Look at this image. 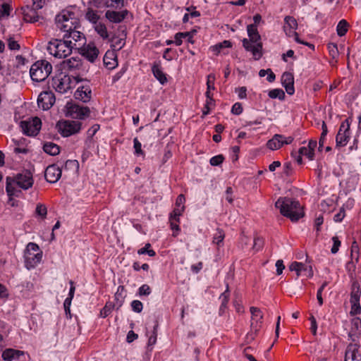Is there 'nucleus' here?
<instances>
[{
  "label": "nucleus",
  "instance_id": "nucleus-1",
  "mask_svg": "<svg viewBox=\"0 0 361 361\" xmlns=\"http://www.w3.org/2000/svg\"><path fill=\"white\" fill-rule=\"evenodd\" d=\"M33 183L32 174L29 171H24L14 177H7L6 190L9 200H12L13 196L18 197L20 192L16 186L23 190H27L33 185Z\"/></svg>",
  "mask_w": 361,
  "mask_h": 361
},
{
  "label": "nucleus",
  "instance_id": "nucleus-2",
  "mask_svg": "<svg viewBox=\"0 0 361 361\" xmlns=\"http://www.w3.org/2000/svg\"><path fill=\"white\" fill-rule=\"evenodd\" d=\"M280 213L292 221H297L304 216L302 207L299 201L290 197H280L275 203Z\"/></svg>",
  "mask_w": 361,
  "mask_h": 361
},
{
  "label": "nucleus",
  "instance_id": "nucleus-3",
  "mask_svg": "<svg viewBox=\"0 0 361 361\" xmlns=\"http://www.w3.org/2000/svg\"><path fill=\"white\" fill-rule=\"evenodd\" d=\"M247 32L249 39L244 38L242 40L243 46L246 51H250L255 60L259 59L262 56V44L261 37L258 32L256 25H248Z\"/></svg>",
  "mask_w": 361,
  "mask_h": 361
},
{
  "label": "nucleus",
  "instance_id": "nucleus-4",
  "mask_svg": "<svg viewBox=\"0 0 361 361\" xmlns=\"http://www.w3.org/2000/svg\"><path fill=\"white\" fill-rule=\"evenodd\" d=\"M56 27L61 32L65 33L73 31L75 28H80V23L75 12L69 8L62 10L55 17Z\"/></svg>",
  "mask_w": 361,
  "mask_h": 361
},
{
  "label": "nucleus",
  "instance_id": "nucleus-5",
  "mask_svg": "<svg viewBox=\"0 0 361 361\" xmlns=\"http://www.w3.org/2000/svg\"><path fill=\"white\" fill-rule=\"evenodd\" d=\"M71 40L62 39H51L47 45L48 52L58 59H65L70 56L73 51V47L71 45Z\"/></svg>",
  "mask_w": 361,
  "mask_h": 361
},
{
  "label": "nucleus",
  "instance_id": "nucleus-6",
  "mask_svg": "<svg viewBox=\"0 0 361 361\" xmlns=\"http://www.w3.org/2000/svg\"><path fill=\"white\" fill-rule=\"evenodd\" d=\"M42 259V251L35 243H29L24 252L25 267L27 269H34L40 263Z\"/></svg>",
  "mask_w": 361,
  "mask_h": 361
},
{
  "label": "nucleus",
  "instance_id": "nucleus-7",
  "mask_svg": "<svg viewBox=\"0 0 361 361\" xmlns=\"http://www.w3.org/2000/svg\"><path fill=\"white\" fill-rule=\"evenodd\" d=\"M51 71L52 66L49 61L39 60L32 65L30 75L33 81L42 82L48 78Z\"/></svg>",
  "mask_w": 361,
  "mask_h": 361
},
{
  "label": "nucleus",
  "instance_id": "nucleus-8",
  "mask_svg": "<svg viewBox=\"0 0 361 361\" xmlns=\"http://www.w3.org/2000/svg\"><path fill=\"white\" fill-rule=\"evenodd\" d=\"M297 28L298 22L296 19L293 16H286L284 18L283 30L286 32V35L288 37H294L295 40L299 44H305L306 46H308L309 47L314 48L313 44L309 42H304L299 38L298 34L295 32Z\"/></svg>",
  "mask_w": 361,
  "mask_h": 361
},
{
  "label": "nucleus",
  "instance_id": "nucleus-9",
  "mask_svg": "<svg viewBox=\"0 0 361 361\" xmlns=\"http://www.w3.org/2000/svg\"><path fill=\"white\" fill-rule=\"evenodd\" d=\"M57 128L63 137H69L80 130L81 123L75 121H59L57 123Z\"/></svg>",
  "mask_w": 361,
  "mask_h": 361
},
{
  "label": "nucleus",
  "instance_id": "nucleus-10",
  "mask_svg": "<svg viewBox=\"0 0 361 361\" xmlns=\"http://www.w3.org/2000/svg\"><path fill=\"white\" fill-rule=\"evenodd\" d=\"M66 116L75 119H84L87 117L90 113L87 106H80L78 104L68 102L66 105Z\"/></svg>",
  "mask_w": 361,
  "mask_h": 361
},
{
  "label": "nucleus",
  "instance_id": "nucleus-11",
  "mask_svg": "<svg viewBox=\"0 0 361 361\" xmlns=\"http://www.w3.org/2000/svg\"><path fill=\"white\" fill-rule=\"evenodd\" d=\"M41 120L37 117L20 122V127L23 133L28 136L37 135L41 129Z\"/></svg>",
  "mask_w": 361,
  "mask_h": 361
},
{
  "label": "nucleus",
  "instance_id": "nucleus-12",
  "mask_svg": "<svg viewBox=\"0 0 361 361\" xmlns=\"http://www.w3.org/2000/svg\"><path fill=\"white\" fill-rule=\"evenodd\" d=\"M80 28H75L73 31H68L63 33V38L67 40H71L73 49H79L80 47L85 44V37L84 34L79 30Z\"/></svg>",
  "mask_w": 361,
  "mask_h": 361
},
{
  "label": "nucleus",
  "instance_id": "nucleus-13",
  "mask_svg": "<svg viewBox=\"0 0 361 361\" xmlns=\"http://www.w3.org/2000/svg\"><path fill=\"white\" fill-rule=\"evenodd\" d=\"M350 136V123L348 119L341 123L336 137V147H341L347 145Z\"/></svg>",
  "mask_w": 361,
  "mask_h": 361
},
{
  "label": "nucleus",
  "instance_id": "nucleus-14",
  "mask_svg": "<svg viewBox=\"0 0 361 361\" xmlns=\"http://www.w3.org/2000/svg\"><path fill=\"white\" fill-rule=\"evenodd\" d=\"M52 87L59 93H65L71 88L68 75L60 74L52 79Z\"/></svg>",
  "mask_w": 361,
  "mask_h": 361
},
{
  "label": "nucleus",
  "instance_id": "nucleus-15",
  "mask_svg": "<svg viewBox=\"0 0 361 361\" xmlns=\"http://www.w3.org/2000/svg\"><path fill=\"white\" fill-rule=\"evenodd\" d=\"M55 100V95L51 91H44L38 96L37 104L43 110H48L54 105Z\"/></svg>",
  "mask_w": 361,
  "mask_h": 361
},
{
  "label": "nucleus",
  "instance_id": "nucleus-16",
  "mask_svg": "<svg viewBox=\"0 0 361 361\" xmlns=\"http://www.w3.org/2000/svg\"><path fill=\"white\" fill-rule=\"evenodd\" d=\"M293 141V137L291 136L285 137L282 135L276 134L267 142V146L271 150H276L281 148L283 145L292 143Z\"/></svg>",
  "mask_w": 361,
  "mask_h": 361
},
{
  "label": "nucleus",
  "instance_id": "nucleus-17",
  "mask_svg": "<svg viewBox=\"0 0 361 361\" xmlns=\"http://www.w3.org/2000/svg\"><path fill=\"white\" fill-rule=\"evenodd\" d=\"M61 176V169L56 164L49 165L47 167L44 173L45 179L51 183H56Z\"/></svg>",
  "mask_w": 361,
  "mask_h": 361
},
{
  "label": "nucleus",
  "instance_id": "nucleus-18",
  "mask_svg": "<svg viewBox=\"0 0 361 361\" xmlns=\"http://www.w3.org/2000/svg\"><path fill=\"white\" fill-rule=\"evenodd\" d=\"M344 361H361V353L358 344L350 343L348 345Z\"/></svg>",
  "mask_w": 361,
  "mask_h": 361
},
{
  "label": "nucleus",
  "instance_id": "nucleus-19",
  "mask_svg": "<svg viewBox=\"0 0 361 361\" xmlns=\"http://www.w3.org/2000/svg\"><path fill=\"white\" fill-rule=\"evenodd\" d=\"M82 46V47H80L82 55L89 61L94 62L99 55V49L92 42Z\"/></svg>",
  "mask_w": 361,
  "mask_h": 361
},
{
  "label": "nucleus",
  "instance_id": "nucleus-20",
  "mask_svg": "<svg viewBox=\"0 0 361 361\" xmlns=\"http://www.w3.org/2000/svg\"><path fill=\"white\" fill-rule=\"evenodd\" d=\"M61 66L63 70L73 72L80 69L82 66V62L80 57L73 56L68 59L63 61Z\"/></svg>",
  "mask_w": 361,
  "mask_h": 361
},
{
  "label": "nucleus",
  "instance_id": "nucleus-21",
  "mask_svg": "<svg viewBox=\"0 0 361 361\" xmlns=\"http://www.w3.org/2000/svg\"><path fill=\"white\" fill-rule=\"evenodd\" d=\"M290 271H294L297 274V277L301 275L302 272H305L307 277L313 276V270L311 265H307L302 262H293L289 266Z\"/></svg>",
  "mask_w": 361,
  "mask_h": 361
},
{
  "label": "nucleus",
  "instance_id": "nucleus-22",
  "mask_svg": "<svg viewBox=\"0 0 361 361\" xmlns=\"http://www.w3.org/2000/svg\"><path fill=\"white\" fill-rule=\"evenodd\" d=\"M126 32L125 30H118L111 39V47L114 50H121L126 44Z\"/></svg>",
  "mask_w": 361,
  "mask_h": 361
},
{
  "label": "nucleus",
  "instance_id": "nucleus-23",
  "mask_svg": "<svg viewBox=\"0 0 361 361\" xmlns=\"http://www.w3.org/2000/svg\"><path fill=\"white\" fill-rule=\"evenodd\" d=\"M250 312L252 314L251 318V328L255 331H257L260 328L263 319V314L262 311L255 307H250Z\"/></svg>",
  "mask_w": 361,
  "mask_h": 361
},
{
  "label": "nucleus",
  "instance_id": "nucleus-24",
  "mask_svg": "<svg viewBox=\"0 0 361 361\" xmlns=\"http://www.w3.org/2000/svg\"><path fill=\"white\" fill-rule=\"evenodd\" d=\"M281 82L288 94L292 95L294 94V77L291 73H283L281 77Z\"/></svg>",
  "mask_w": 361,
  "mask_h": 361
},
{
  "label": "nucleus",
  "instance_id": "nucleus-25",
  "mask_svg": "<svg viewBox=\"0 0 361 361\" xmlns=\"http://www.w3.org/2000/svg\"><path fill=\"white\" fill-rule=\"evenodd\" d=\"M24 20L29 23L37 22L39 19V15L37 10L33 8V6L27 5L22 8Z\"/></svg>",
  "mask_w": 361,
  "mask_h": 361
},
{
  "label": "nucleus",
  "instance_id": "nucleus-26",
  "mask_svg": "<svg viewBox=\"0 0 361 361\" xmlns=\"http://www.w3.org/2000/svg\"><path fill=\"white\" fill-rule=\"evenodd\" d=\"M128 14V11H107L105 13L106 18L112 23H118L123 21Z\"/></svg>",
  "mask_w": 361,
  "mask_h": 361
},
{
  "label": "nucleus",
  "instance_id": "nucleus-27",
  "mask_svg": "<svg viewBox=\"0 0 361 361\" xmlns=\"http://www.w3.org/2000/svg\"><path fill=\"white\" fill-rule=\"evenodd\" d=\"M361 334V319L355 317L351 320V328L348 333L349 337L355 341V338Z\"/></svg>",
  "mask_w": 361,
  "mask_h": 361
},
{
  "label": "nucleus",
  "instance_id": "nucleus-28",
  "mask_svg": "<svg viewBox=\"0 0 361 361\" xmlns=\"http://www.w3.org/2000/svg\"><path fill=\"white\" fill-rule=\"evenodd\" d=\"M24 352L13 348H7L3 351L1 357L4 360L12 361L14 359L19 358L20 356L23 355Z\"/></svg>",
  "mask_w": 361,
  "mask_h": 361
},
{
  "label": "nucleus",
  "instance_id": "nucleus-29",
  "mask_svg": "<svg viewBox=\"0 0 361 361\" xmlns=\"http://www.w3.org/2000/svg\"><path fill=\"white\" fill-rule=\"evenodd\" d=\"M152 71L154 76L161 85L165 84L167 82L166 75L163 73L161 67L159 63H154L152 67Z\"/></svg>",
  "mask_w": 361,
  "mask_h": 361
},
{
  "label": "nucleus",
  "instance_id": "nucleus-30",
  "mask_svg": "<svg viewBox=\"0 0 361 361\" xmlns=\"http://www.w3.org/2000/svg\"><path fill=\"white\" fill-rule=\"evenodd\" d=\"M126 290L123 286H119L114 295L116 308L118 310L123 304L126 298Z\"/></svg>",
  "mask_w": 361,
  "mask_h": 361
},
{
  "label": "nucleus",
  "instance_id": "nucleus-31",
  "mask_svg": "<svg viewBox=\"0 0 361 361\" xmlns=\"http://www.w3.org/2000/svg\"><path fill=\"white\" fill-rule=\"evenodd\" d=\"M195 32V31L176 33L174 37V39H175L174 44L176 46L181 45L183 43V39H184L185 37H188V41L192 44L194 42L192 39H193Z\"/></svg>",
  "mask_w": 361,
  "mask_h": 361
},
{
  "label": "nucleus",
  "instance_id": "nucleus-32",
  "mask_svg": "<svg viewBox=\"0 0 361 361\" xmlns=\"http://www.w3.org/2000/svg\"><path fill=\"white\" fill-rule=\"evenodd\" d=\"M185 198L183 194H180L177 197V199L176 200V207L172 212V213H173L175 216L182 215L183 212L185 210Z\"/></svg>",
  "mask_w": 361,
  "mask_h": 361
},
{
  "label": "nucleus",
  "instance_id": "nucleus-33",
  "mask_svg": "<svg viewBox=\"0 0 361 361\" xmlns=\"http://www.w3.org/2000/svg\"><path fill=\"white\" fill-rule=\"evenodd\" d=\"M44 151L51 156H55L59 154L60 148L59 147L51 142H45L43 145Z\"/></svg>",
  "mask_w": 361,
  "mask_h": 361
},
{
  "label": "nucleus",
  "instance_id": "nucleus-34",
  "mask_svg": "<svg viewBox=\"0 0 361 361\" xmlns=\"http://www.w3.org/2000/svg\"><path fill=\"white\" fill-rule=\"evenodd\" d=\"M179 217L180 216H175L173 213H171V215H170V224H171V228L172 230H173L174 231H176V233L174 232L173 235V236H176L178 233V232L180 231V226L178 225L179 224Z\"/></svg>",
  "mask_w": 361,
  "mask_h": 361
},
{
  "label": "nucleus",
  "instance_id": "nucleus-35",
  "mask_svg": "<svg viewBox=\"0 0 361 361\" xmlns=\"http://www.w3.org/2000/svg\"><path fill=\"white\" fill-rule=\"evenodd\" d=\"M85 18L90 23L97 24L99 16L97 13V11L88 8L85 13Z\"/></svg>",
  "mask_w": 361,
  "mask_h": 361
},
{
  "label": "nucleus",
  "instance_id": "nucleus-36",
  "mask_svg": "<svg viewBox=\"0 0 361 361\" xmlns=\"http://www.w3.org/2000/svg\"><path fill=\"white\" fill-rule=\"evenodd\" d=\"M91 91H87V89L84 90V87L81 89L78 88L75 92L76 98L80 99L84 102H86L90 100L91 96Z\"/></svg>",
  "mask_w": 361,
  "mask_h": 361
},
{
  "label": "nucleus",
  "instance_id": "nucleus-37",
  "mask_svg": "<svg viewBox=\"0 0 361 361\" xmlns=\"http://www.w3.org/2000/svg\"><path fill=\"white\" fill-rule=\"evenodd\" d=\"M224 238V231L221 228H217L214 234L212 243L219 247L223 243Z\"/></svg>",
  "mask_w": 361,
  "mask_h": 361
},
{
  "label": "nucleus",
  "instance_id": "nucleus-38",
  "mask_svg": "<svg viewBox=\"0 0 361 361\" xmlns=\"http://www.w3.org/2000/svg\"><path fill=\"white\" fill-rule=\"evenodd\" d=\"M94 30L103 39L109 38V33L105 25L102 23L95 24Z\"/></svg>",
  "mask_w": 361,
  "mask_h": 361
},
{
  "label": "nucleus",
  "instance_id": "nucleus-39",
  "mask_svg": "<svg viewBox=\"0 0 361 361\" xmlns=\"http://www.w3.org/2000/svg\"><path fill=\"white\" fill-rule=\"evenodd\" d=\"M116 307L114 302L109 301L100 311V316L103 318L108 317L112 310Z\"/></svg>",
  "mask_w": 361,
  "mask_h": 361
},
{
  "label": "nucleus",
  "instance_id": "nucleus-40",
  "mask_svg": "<svg viewBox=\"0 0 361 361\" xmlns=\"http://www.w3.org/2000/svg\"><path fill=\"white\" fill-rule=\"evenodd\" d=\"M348 23L345 20H341L337 25L336 31L338 36L345 35L348 31Z\"/></svg>",
  "mask_w": 361,
  "mask_h": 361
},
{
  "label": "nucleus",
  "instance_id": "nucleus-41",
  "mask_svg": "<svg viewBox=\"0 0 361 361\" xmlns=\"http://www.w3.org/2000/svg\"><path fill=\"white\" fill-rule=\"evenodd\" d=\"M269 97L271 99H279L283 100L285 98V92L281 89H274L269 92Z\"/></svg>",
  "mask_w": 361,
  "mask_h": 361
},
{
  "label": "nucleus",
  "instance_id": "nucleus-42",
  "mask_svg": "<svg viewBox=\"0 0 361 361\" xmlns=\"http://www.w3.org/2000/svg\"><path fill=\"white\" fill-rule=\"evenodd\" d=\"M361 295V290L359 286L355 287V285H353V289L350 294V302H360V298Z\"/></svg>",
  "mask_w": 361,
  "mask_h": 361
},
{
  "label": "nucleus",
  "instance_id": "nucleus-43",
  "mask_svg": "<svg viewBox=\"0 0 361 361\" xmlns=\"http://www.w3.org/2000/svg\"><path fill=\"white\" fill-rule=\"evenodd\" d=\"M229 298L228 284H226V290L220 295L219 299L221 300L220 310L226 308Z\"/></svg>",
  "mask_w": 361,
  "mask_h": 361
},
{
  "label": "nucleus",
  "instance_id": "nucleus-44",
  "mask_svg": "<svg viewBox=\"0 0 361 361\" xmlns=\"http://www.w3.org/2000/svg\"><path fill=\"white\" fill-rule=\"evenodd\" d=\"M151 247L150 243H147L144 247H142L137 250L138 255H145L147 254L149 257H154L156 255V252L154 250L149 249Z\"/></svg>",
  "mask_w": 361,
  "mask_h": 361
},
{
  "label": "nucleus",
  "instance_id": "nucleus-45",
  "mask_svg": "<svg viewBox=\"0 0 361 361\" xmlns=\"http://www.w3.org/2000/svg\"><path fill=\"white\" fill-rule=\"evenodd\" d=\"M214 106V99H207L206 103L202 109V117L208 115L210 112V109Z\"/></svg>",
  "mask_w": 361,
  "mask_h": 361
},
{
  "label": "nucleus",
  "instance_id": "nucleus-46",
  "mask_svg": "<svg viewBox=\"0 0 361 361\" xmlns=\"http://www.w3.org/2000/svg\"><path fill=\"white\" fill-rule=\"evenodd\" d=\"M133 147L135 149V154L136 156L145 155V153L142 149V144L137 137L133 139Z\"/></svg>",
  "mask_w": 361,
  "mask_h": 361
},
{
  "label": "nucleus",
  "instance_id": "nucleus-47",
  "mask_svg": "<svg viewBox=\"0 0 361 361\" xmlns=\"http://www.w3.org/2000/svg\"><path fill=\"white\" fill-rule=\"evenodd\" d=\"M107 7L119 8L123 6V0H104Z\"/></svg>",
  "mask_w": 361,
  "mask_h": 361
},
{
  "label": "nucleus",
  "instance_id": "nucleus-48",
  "mask_svg": "<svg viewBox=\"0 0 361 361\" xmlns=\"http://www.w3.org/2000/svg\"><path fill=\"white\" fill-rule=\"evenodd\" d=\"M299 154L302 156H306L310 160H312L314 157V152L307 147H302L299 149Z\"/></svg>",
  "mask_w": 361,
  "mask_h": 361
},
{
  "label": "nucleus",
  "instance_id": "nucleus-49",
  "mask_svg": "<svg viewBox=\"0 0 361 361\" xmlns=\"http://www.w3.org/2000/svg\"><path fill=\"white\" fill-rule=\"evenodd\" d=\"M36 214L44 219L47 214V209L43 204H37L36 207Z\"/></svg>",
  "mask_w": 361,
  "mask_h": 361
},
{
  "label": "nucleus",
  "instance_id": "nucleus-50",
  "mask_svg": "<svg viewBox=\"0 0 361 361\" xmlns=\"http://www.w3.org/2000/svg\"><path fill=\"white\" fill-rule=\"evenodd\" d=\"M79 169V163L77 160H67L65 163V169H73L75 171Z\"/></svg>",
  "mask_w": 361,
  "mask_h": 361
},
{
  "label": "nucleus",
  "instance_id": "nucleus-51",
  "mask_svg": "<svg viewBox=\"0 0 361 361\" xmlns=\"http://www.w3.org/2000/svg\"><path fill=\"white\" fill-rule=\"evenodd\" d=\"M322 133L321 134V137H320V139L319 141V148L323 147L326 136L328 133L327 126L324 121L322 122Z\"/></svg>",
  "mask_w": 361,
  "mask_h": 361
},
{
  "label": "nucleus",
  "instance_id": "nucleus-52",
  "mask_svg": "<svg viewBox=\"0 0 361 361\" xmlns=\"http://www.w3.org/2000/svg\"><path fill=\"white\" fill-rule=\"evenodd\" d=\"M224 157L222 154L214 156L210 159L209 163L212 166H219L223 163Z\"/></svg>",
  "mask_w": 361,
  "mask_h": 361
},
{
  "label": "nucleus",
  "instance_id": "nucleus-53",
  "mask_svg": "<svg viewBox=\"0 0 361 361\" xmlns=\"http://www.w3.org/2000/svg\"><path fill=\"white\" fill-rule=\"evenodd\" d=\"M332 241H333V246L331 249V252L332 254H336L338 251L341 243L337 236H334L332 238Z\"/></svg>",
  "mask_w": 361,
  "mask_h": 361
},
{
  "label": "nucleus",
  "instance_id": "nucleus-54",
  "mask_svg": "<svg viewBox=\"0 0 361 361\" xmlns=\"http://www.w3.org/2000/svg\"><path fill=\"white\" fill-rule=\"evenodd\" d=\"M327 286V282L325 281L322 283L321 287L318 289L317 293V299L318 300V303L320 306L323 305V298H322V292L324 290L325 287Z\"/></svg>",
  "mask_w": 361,
  "mask_h": 361
},
{
  "label": "nucleus",
  "instance_id": "nucleus-55",
  "mask_svg": "<svg viewBox=\"0 0 361 361\" xmlns=\"http://www.w3.org/2000/svg\"><path fill=\"white\" fill-rule=\"evenodd\" d=\"M131 307L134 312L140 313L142 310L143 305L140 300H135L131 302Z\"/></svg>",
  "mask_w": 361,
  "mask_h": 361
},
{
  "label": "nucleus",
  "instance_id": "nucleus-56",
  "mask_svg": "<svg viewBox=\"0 0 361 361\" xmlns=\"http://www.w3.org/2000/svg\"><path fill=\"white\" fill-rule=\"evenodd\" d=\"M329 54L333 59H336L338 56V50L337 45L334 43H331L328 45Z\"/></svg>",
  "mask_w": 361,
  "mask_h": 361
},
{
  "label": "nucleus",
  "instance_id": "nucleus-57",
  "mask_svg": "<svg viewBox=\"0 0 361 361\" xmlns=\"http://www.w3.org/2000/svg\"><path fill=\"white\" fill-rule=\"evenodd\" d=\"M351 304V310H350V314L352 315H357L361 312V307L360 305V302H350Z\"/></svg>",
  "mask_w": 361,
  "mask_h": 361
},
{
  "label": "nucleus",
  "instance_id": "nucleus-58",
  "mask_svg": "<svg viewBox=\"0 0 361 361\" xmlns=\"http://www.w3.org/2000/svg\"><path fill=\"white\" fill-rule=\"evenodd\" d=\"M8 47L11 50H19L20 48L18 42L12 37L8 39Z\"/></svg>",
  "mask_w": 361,
  "mask_h": 361
},
{
  "label": "nucleus",
  "instance_id": "nucleus-59",
  "mask_svg": "<svg viewBox=\"0 0 361 361\" xmlns=\"http://www.w3.org/2000/svg\"><path fill=\"white\" fill-rule=\"evenodd\" d=\"M243 112V106L240 103H235L231 108V113L234 115H240Z\"/></svg>",
  "mask_w": 361,
  "mask_h": 361
},
{
  "label": "nucleus",
  "instance_id": "nucleus-60",
  "mask_svg": "<svg viewBox=\"0 0 361 361\" xmlns=\"http://www.w3.org/2000/svg\"><path fill=\"white\" fill-rule=\"evenodd\" d=\"M214 81H215V76L212 74H209L207 76V88L209 90H214L215 89Z\"/></svg>",
  "mask_w": 361,
  "mask_h": 361
},
{
  "label": "nucleus",
  "instance_id": "nucleus-61",
  "mask_svg": "<svg viewBox=\"0 0 361 361\" xmlns=\"http://www.w3.org/2000/svg\"><path fill=\"white\" fill-rule=\"evenodd\" d=\"M150 293H151V288L148 285L144 284L140 287V288H139V295H149Z\"/></svg>",
  "mask_w": 361,
  "mask_h": 361
},
{
  "label": "nucleus",
  "instance_id": "nucleus-62",
  "mask_svg": "<svg viewBox=\"0 0 361 361\" xmlns=\"http://www.w3.org/2000/svg\"><path fill=\"white\" fill-rule=\"evenodd\" d=\"M345 216V212L343 208H341L339 212L334 215V220L336 222H341Z\"/></svg>",
  "mask_w": 361,
  "mask_h": 361
},
{
  "label": "nucleus",
  "instance_id": "nucleus-63",
  "mask_svg": "<svg viewBox=\"0 0 361 361\" xmlns=\"http://www.w3.org/2000/svg\"><path fill=\"white\" fill-rule=\"evenodd\" d=\"M238 93V97L240 99H245L247 97V88L245 87H240L235 90Z\"/></svg>",
  "mask_w": 361,
  "mask_h": 361
},
{
  "label": "nucleus",
  "instance_id": "nucleus-64",
  "mask_svg": "<svg viewBox=\"0 0 361 361\" xmlns=\"http://www.w3.org/2000/svg\"><path fill=\"white\" fill-rule=\"evenodd\" d=\"M263 245V240L259 237L255 238L253 249L258 251L262 247Z\"/></svg>",
  "mask_w": 361,
  "mask_h": 361
}]
</instances>
